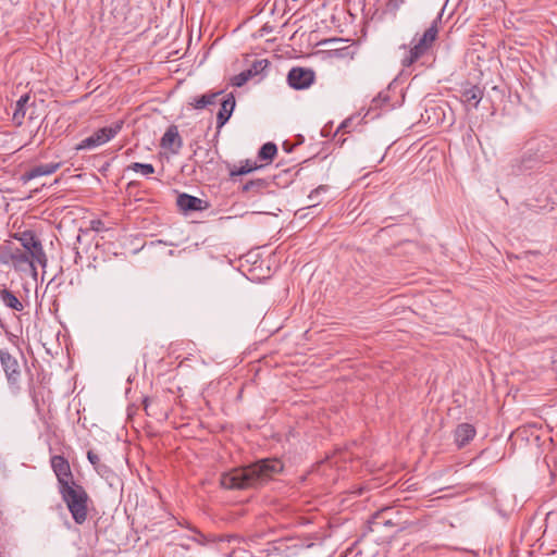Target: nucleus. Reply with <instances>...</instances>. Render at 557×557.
<instances>
[{
  "instance_id": "obj_3",
  "label": "nucleus",
  "mask_w": 557,
  "mask_h": 557,
  "mask_svg": "<svg viewBox=\"0 0 557 557\" xmlns=\"http://www.w3.org/2000/svg\"><path fill=\"white\" fill-rule=\"evenodd\" d=\"M60 493L74 521L78 524L84 523L87 519L88 495L83 486L73 483L60 488Z\"/></svg>"
},
{
  "instance_id": "obj_28",
  "label": "nucleus",
  "mask_w": 557,
  "mask_h": 557,
  "mask_svg": "<svg viewBox=\"0 0 557 557\" xmlns=\"http://www.w3.org/2000/svg\"><path fill=\"white\" fill-rule=\"evenodd\" d=\"M351 121H352V117H348V119H346V120H345V121L339 125V127H338L337 132H339V131H344V132H345V129L350 125Z\"/></svg>"
},
{
  "instance_id": "obj_15",
  "label": "nucleus",
  "mask_w": 557,
  "mask_h": 557,
  "mask_svg": "<svg viewBox=\"0 0 557 557\" xmlns=\"http://www.w3.org/2000/svg\"><path fill=\"white\" fill-rule=\"evenodd\" d=\"M203 201L200 198L180 194L176 200V205L182 211H199L203 209Z\"/></svg>"
},
{
  "instance_id": "obj_12",
  "label": "nucleus",
  "mask_w": 557,
  "mask_h": 557,
  "mask_svg": "<svg viewBox=\"0 0 557 557\" xmlns=\"http://www.w3.org/2000/svg\"><path fill=\"white\" fill-rule=\"evenodd\" d=\"M183 143L176 126H170L161 138V147L177 153Z\"/></svg>"
},
{
  "instance_id": "obj_14",
  "label": "nucleus",
  "mask_w": 557,
  "mask_h": 557,
  "mask_svg": "<svg viewBox=\"0 0 557 557\" xmlns=\"http://www.w3.org/2000/svg\"><path fill=\"white\" fill-rule=\"evenodd\" d=\"M475 428L470 423H461L455 430V442L459 448L469 444L475 436Z\"/></svg>"
},
{
  "instance_id": "obj_27",
  "label": "nucleus",
  "mask_w": 557,
  "mask_h": 557,
  "mask_svg": "<svg viewBox=\"0 0 557 557\" xmlns=\"http://www.w3.org/2000/svg\"><path fill=\"white\" fill-rule=\"evenodd\" d=\"M87 458L90 461V463L95 467L99 463V460H100L99 456L96 453H94L92 450H89L87 453Z\"/></svg>"
},
{
  "instance_id": "obj_23",
  "label": "nucleus",
  "mask_w": 557,
  "mask_h": 557,
  "mask_svg": "<svg viewBox=\"0 0 557 557\" xmlns=\"http://www.w3.org/2000/svg\"><path fill=\"white\" fill-rule=\"evenodd\" d=\"M259 72H240L238 75H235L232 78V85L236 87H242L245 85L252 74H258Z\"/></svg>"
},
{
  "instance_id": "obj_21",
  "label": "nucleus",
  "mask_w": 557,
  "mask_h": 557,
  "mask_svg": "<svg viewBox=\"0 0 557 557\" xmlns=\"http://www.w3.org/2000/svg\"><path fill=\"white\" fill-rule=\"evenodd\" d=\"M128 169L146 176L154 173V168L150 163L134 162L128 166Z\"/></svg>"
},
{
  "instance_id": "obj_4",
  "label": "nucleus",
  "mask_w": 557,
  "mask_h": 557,
  "mask_svg": "<svg viewBox=\"0 0 557 557\" xmlns=\"http://www.w3.org/2000/svg\"><path fill=\"white\" fill-rule=\"evenodd\" d=\"M124 121L119 120L112 123L110 126H104L96 132H94L90 136L83 139L77 146L76 150H91L99 146H102L113 139L123 128Z\"/></svg>"
},
{
  "instance_id": "obj_30",
  "label": "nucleus",
  "mask_w": 557,
  "mask_h": 557,
  "mask_svg": "<svg viewBox=\"0 0 557 557\" xmlns=\"http://www.w3.org/2000/svg\"><path fill=\"white\" fill-rule=\"evenodd\" d=\"M290 70L298 71V70H306V69H305V67H300V66H294V67H292Z\"/></svg>"
},
{
  "instance_id": "obj_11",
  "label": "nucleus",
  "mask_w": 557,
  "mask_h": 557,
  "mask_svg": "<svg viewBox=\"0 0 557 557\" xmlns=\"http://www.w3.org/2000/svg\"><path fill=\"white\" fill-rule=\"evenodd\" d=\"M61 168V162H51L46 164H38L26 171L22 178L27 182L39 176L50 175Z\"/></svg>"
},
{
  "instance_id": "obj_16",
  "label": "nucleus",
  "mask_w": 557,
  "mask_h": 557,
  "mask_svg": "<svg viewBox=\"0 0 557 557\" xmlns=\"http://www.w3.org/2000/svg\"><path fill=\"white\" fill-rule=\"evenodd\" d=\"M222 91L216 92H208L201 96H196L191 98L189 104L197 110L206 109L210 106H213L218 102V98L222 95Z\"/></svg>"
},
{
  "instance_id": "obj_7",
  "label": "nucleus",
  "mask_w": 557,
  "mask_h": 557,
  "mask_svg": "<svg viewBox=\"0 0 557 557\" xmlns=\"http://www.w3.org/2000/svg\"><path fill=\"white\" fill-rule=\"evenodd\" d=\"M0 361L9 382L16 383L20 379V366L16 360L9 351H0Z\"/></svg>"
},
{
  "instance_id": "obj_1",
  "label": "nucleus",
  "mask_w": 557,
  "mask_h": 557,
  "mask_svg": "<svg viewBox=\"0 0 557 557\" xmlns=\"http://www.w3.org/2000/svg\"><path fill=\"white\" fill-rule=\"evenodd\" d=\"M283 470V463L276 458L259 460L246 467L235 468L221 475L220 483L227 490L257 487Z\"/></svg>"
},
{
  "instance_id": "obj_25",
  "label": "nucleus",
  "mask_w": 557,
  "mask_h": 557,
  "mask_svg": "<svg viewBox=\"0 0 557 557\" xmlns=\"http://www.w3.org/2000/svg\"><path fill=\"white\" fill-rule=\"evenodd\" d=\"M271 65L270 61L268 59H255L251 61V69L250 70H268V67Z\"/></svg>"
},
{
  "instance_id": "obj_20",
  "label": "nucleus",
  "mask_w": 557,
  "mask_h": 557,
  "mask_svg": "<svg viewBox=\"0 0 557 557\" xmlns=\"http://www.w3.org/2000/svg\"><path fill=\"white\" fill-rule=\"evenodd\" d=\"M277 148L273 143L264 144L259 150V158L264 161H271L275 157Z\"/></svg>"
},
{
  "instance_id": "obj_2",
  "label": "nucleus",
  "mask_w": 557,
  "mask_h": 557,
  "mask_svg": "<svg viewBox=\"0 0 557 557\" xmlns=\"http://www.w3.org/2000/svg\"><path fill=\"white\" fill-rule=\"evenodd\" d=\"M443 14L444 8H442L430 27L426 28L422 35H416L411 39L410 45L399 46V60L403 67H410L421 59H429L432 57V48L438 36V26L442 23Z\"/></svg>"
},
{
  "instance_id": "obj_18",
  "label": "nucleus",
  "mask_w": 557,
  "mask_h": 557,
  "mask_svg": "<svg viewBox=\"0 0 557 557\" xmlns=\"http://www.w3.org/2000/svg\"><path fill=\"white\" fill-rule=\"evenodd\" d=\"M0 298L7 307L13 310L22 311L24 309L22 302L17 299V297L8 289H2L0 292Z\"/></svg>"
},
{
  "instance_id": "obj_13",
  "label": "nucleus",
  "mask_w": 557,
  "mask_h": 557,
  "mask_svg": "<svg viewBox=\"0 0 557 557\" xmlns=\"http://www.w3.org/2000/svg\"><path fill=\"white\" fill-rule=\"evenodd\" d=\"M220 101L221 108L216 115L218 128H221L225 125V123L230 120L235 108V98L232 94L226 95Z\"/></svg>"
},
{
  "instance_id": "obj_26",
  "label": "nucleus",
  "mask_w": 557,
  "mask_h": 557,
  "mask_svg": "<svg viewBox=\"0 0 557 557\" xmlns=\"http://www.w3.org/2000/svg\"><path fill=\"white\" fill-rule=\"evenodd\" d=\"M264 181L258 180V181H250L249 183L245 184L243 187L244 191H249L253 188H261L264 187Z\"/></svg>"
},
{
  "instance_id": "obj_24",
  "label": "nucleus",
  "mask_w": 557,
  "mask_h": 557,
  "mask_svg": "<svg viewBox=\"0 0 557 557\" xmlns=\"http://www.w3.org/2000/svg\"><path fill=\"white\" fill-rule=\"evenodd\" d=\"M406 0H387L385 4V11L393 16H396L400 7L405 3Z\"/></svg>"
},
{
  "instance_id": "obj_22",
  "label": "nucleus",
  "mask_w": 557,
  "mask_h": 557,
  "mask_svg": "<svg viewBox=\"0 0 557 557\" xmlns=\"http://www.w3.org/2000/svg\"><path fill=\"white\" fill-rule=\"evenodd\" d=\"M256 169H258V165L256 163H249V161H246L245 165H240L238 168L231 170L230 174L231 176L244 175L252 172Z\"/></svg>"
},
{
  "instance_id": "obj_8",
  "label": "nucleus",
  "mask_w": 557,
  "mask_h": 557,
  "mask_svg": "<svg viewBox=\"0 0 557 557\" xmlns=\"http://www.w3.org/2000/svg\"><path fill=\"white\" fill-rule=\"evenodd\" d=\"M288 85L294 89H306L314 82V72H288Z\"/></svg>"
},
{
  "instance_id": "obj_6",
  "label": "nucleus",
  "mask_w": 557,
  "mask_h": 557,
  "mask_svg": "<svg viewBox=\"0 0 557 557\" xmlns=\"http://www.w3.org/2000/svg\"><path fill=\"white\" fill-rule=\"evenodd\" d=\"M51 468L58 479L60 488L75 483L69 461L61 455L51 457Z\"/></svg>"
},
{
  "instance_id": "obj_9",
  "label": "nucleus",
  "mask_w": 557,
  "mask_h": 557,
  "mask_svg": "<svg viewBox=\"0 0 557 557\" xmlns=\"http://www.w3.org/2000/svg\"><path fill=\"white\" fill-rule=\"evenodd\" d=\"M393 513L392 508H383L373 515L372 519L369 521V529L371 532H380L382 527L394 528L395 523H393L391 515Z\"/></svg>"
},
{
  "instance_id": "obj_29",
  "label": "nucleus",
  "mask_w": 557,
  "mask_h": 557,
  "mask_svg": "<svg viewBox=\"0 0 557 557\" xmlns=\"http://www.w3.org/2000/svg\"><path fill=\"white\" fill-rule=\"evenodd\" d=\"M322 190H325V187H324V186H320L319 188H317L315 190H313V191L310 194L309 198H310V199H313V198H314V196H315V195H318V194H319L320 191H322Z\"/></svg>"
},
{
  "instance_id": "obj_19",
  "label": "nucleus",
  "mask_w": 557,
  "mask_h": 557,
  "mask_svg": "<svg viewBox=\"0 0 557 557\" xmlns=\"http://www.w3.org/2000/svg\"><path fill=\"white\" fill-rule=\"evenodd\" d=\"M483 97V91L478 86H471L470 88H467L462 92V99L465 102L473 103L474 107H476L481 99Z\"/></svg>"
},
{
  "instance_id": "obj_5",
  "label": "nucleus",
  "mask_w": 557,
  "mask_h": 557,
  "mask_svg": "<svg viewBox=\"0 0 557 557\" xmlns=\"http://www.w3.org/2000/svg\"><path fill=\"white\" fill-rule=\"evenodd\" d=\"M16 238L25 251L29 252L41 268H46L48 259L44 250L41 242L35 236L34 232L25 231L21 234H15Z\"/></svg>"
},
{
  "instance_id": "obj_10",
  "label": "nucleus",
  "mask_w": 557,
  "mask_h": 557,
  "mask_svg": "<svg viewBox=\"0 0 557 557\" xmlns=\"http://www.w3.org/2000/svg\"><path fill=\"white\" fill-rule=\"evenodd\" d=\"M11 261L13 264L17 268L24 269V267H27L34 275L37 274L36 259L27 251L15 249L11 252Z\"/></svg>"
},
{
  "instance_id": "obj_17",
  "label": "nucleus",
  "mask_w": 557,
  "mask_h": 557,
  "mask_svg": "<svg viewBox=\"0 0 557 557\" xmlns=\"http://www.w3.org/2000/svg\"><path fill=\"white\" fill-rule=\"evenodd\" d=\"M29 99H30L29 95L25 94V95L21 96L20 99L16 101L15 109H14V112L12 115V120L16 125H22V123L26 116Z\"/></svg>"
}]
</instances>
